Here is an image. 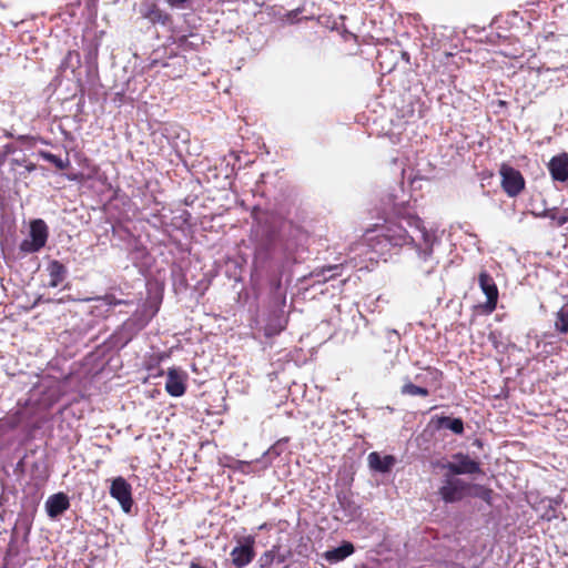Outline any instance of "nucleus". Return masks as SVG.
I'll use <instances>...</instances> for the list:
<instances>
[{"instance_id": "f257e3e1", "label": "nucleus", "mask_w": 568, "mask_h": 568, "mask_svg": "<svg viewBox=\"0 0 568 568\" xmlns=\"http://www.w3.org/2000/svg\"><path fill=\"white\" fill-rule=\"evenodd\" d=\"M364 239L371 250L382 256L398 253L404 247L415 248L422 261H427L433 254L434 236L423 220L404 206L394 207L393 214L382 225L367 229Z\"/></svg>"}, {"instance_id": "f03ea898", "label": "nucleus", "mask_w": 568, "mask_h": 568, "mask_svg": "<svg viewBox=\"0 0 568 568\" xmlns=\"http://www.w3.org/2000/svg\"><path fill=\"white\" fill-rule=\"evenodd\" d=\"M438 495L446 504L458 503L466 497H476L491 505L494 491L484 485L468 483L446 474L443 485L438 489Z\"/></svg>"}, {"instance_id": "7ed1b4c3", "label": "nucleus", "mask_w": 568, "mask_h": 568, "mask_svg": "<svg viewBox=\"0 0 568 568\" xmlns=\"http://www.w3.org/2000/svg\"><path fill=\"white\" fill-rule=\"evenodd\" d=\"M500 186L509 197L518 196L526 187V181L521 172L507 163L499 168Z\"/></svg>"}, {"instance_id": "20e7f679", "label": "nucleus", "mask_w": 568, "mask_h": 568, "mask_svg": "<svg viewBox=\"0 0 568 568\" xmlns=\"http://www.w3.org/2000/svg\"><path fill=\"white\" fill-rule=\"evenodd\" d=\"M237 545L230 552L231 561L235 568H244L255 558V536L235 537Z\"/></svg>"}, {"instance_id": "39448f33", "label": "nucleus", "mask_w": 568, "mask_h": 568, "mask_svg": "<svg viewBox=\"0 0 568 568\" xmlns=\"http://www.w3.org/2000/svg\"><path fill=\"white\" fill-rule=\"evenodd\" d=\"M455 462H449L443 467L446 468L452 476L457 475H475L483 474L480 463L471 459L469 455L457 453L453 456Z\"/></svg>"}, {"instance_id": "423d86ee", "label": "nucleus", "mask_w": 568, "mask_h": 568, "mask_svg": "<svg viewBox=\"0 0 568 568\" xmlns=\"http://www.w3.org/2000/svg\"><path fill=\"white\" fill-rule=\"evenodd\" d=\"M478 284L483 293L486 295L487 301L485 304L479 305L485 314H491L498 303V287L493 278V276L487 271H481L478 275Z\"/></svg>"}, {"instance_id": "0eeeda50", "label": "nucleus", "mask_w": 568, "mask_h": 568, "mask_svg": "<svg viewBox=\"0 0 568 568\" xmlns=\"http://www.w3.org/2000/svg\"><path fill=\"white\" fill-rule=\"evenodd\" d=\"M30 236L31 240H24L20 247L24 252H38L42 248L48 239V227L42 220H36L31 223L30 226Z\"/></svg>"}, {"instance_id": "6e6552de", "label": "nucleus", "mask_w": 568, "mask_h": 568, "mask_svg": "<svg viewBox=\"0 0 568 568\" xmlns=\"http://www.w3.org/2000/svg\"><path fill=\"white\" fill-rule=\"evenodd\" d=\"M110 495L120 503L125 513L131 511L133 506L132 487L123 477L119 476L112 480Z\"/></svg>"}, {"instance_id": "1a4fd4ad", "label": "nucleus", "mask_w": 568, "mask_h": 568, "mask_svg": "<svg viewBox=\"0 0 568 568\" xmlns=\"http://www.w3.org/2000/svg\"><path fill=\"white\" fill-rule=\"evenodd\" d=\"M187 374L176 367H171L166 373L165 390L173 397H181L186 392Z\"/></svg>"}, {"instance_id": "9d476101", "label": "nucleus", "mask_w": 568, "mask_h": 568, "mask_svg": "<svg viewBox=\"0 0 568 568\" xmlns=\"http://www.w3.org/2000/svg\"><path fill=\"white\" fill-rule=\"evenodd\" d=\"M140 12L142 18L146 19L153 26H166L172 21V17L161 9L155 1H144L141 4Z\"/></svg>"}, {"instance_id": "9b49d317", "label": "nucleus", "mask_w": 568, "mask_h": 568, "mask_svg": "<svg viewBox=\"0 0 568 568\" xmlns=\"http://www.w3.org/2000/svg\"><path fill=\"white\" fill-rule=\"evenodd\" d=\"M549 174L555 182H568V153L562 152L550 159L547 164Z\"/></svg>"}, {"instance_id": "f8f14e48", "label": "nucleus", "mask_w": 568, "mask_h": 568, "mask_svg": "<svg viewBox=\"0 0 568 568\" xmlns=\"http://www.w3.org/2000/svg\"><path fill=\"white\" fill-rule=\"evenodd\" d=\"M70 507L69 497L64 493L51 495L45 501V510L50 518L54 519Z\"/></svg>"}, {"instance_id": "ddd939ff", "label": "nucleus", "mask_w": 568, "mask_h": 568, "mask_svg": "<svg viewBox=\"0 0 568 568\" xmlns=\"http://www.w3.org/2000/svg\"><path fill=\"white\" fill-rule=\"evenodd\" d=\"M367 460L371 469L379 473H388L396 463L393 455L381 456L377 452H372Z\"/></svg>"}, {"instance_id": "4468645a", "label": "nucleus", "mask_w": 568, "mask_h": 568, "mask_svg": "<svg viewBox=\"0 0 568 568\" xmlns=\"http://www.w3.org/2000/svg\"><path fill=\"white\" fill-rule=\"evenodd\" d=\"M426 374H417L415 379L422 384V386L434 387L435 389L440 388L443 381V372L436 367L427 366L424 369Z\"/></svg>"}, {"instance_id": "2eb2a0df", "label": "nucleus", "mask_w": 568, "mask_h": 568, "mask_svg": "<svg viewBox=\"0 0 568 568\" xmlns=\"http://www.w3.org/2000/svg\"><path fill=\"white\" fill-rule=\"evenodd\" d=\"M354 551H355V547L352 542L343 541L339 547L326 550L323 554V557L329 564H336V562L343 561L348 556L353 555Z\"/></svg>"}, {"instance_id": "dca6fc26", "label": "nucleus", "mask_w": 568, "mask_h": 568, "mask_svg": "<svg viewBox=\"0 0 568 568\" xmlns=\"http://www.w3.org/2000/svg\"><path fill=\"white\" fill-rule=\"evenodd\" d=\"M48 272L50 276L49 287H58L65 280L67 267L57 260L49 263Z\"/></svg>"}, {"instance_id": "f3484780", "label": "nucleus", "mask_w": 568, "mask_h": 568, "mask_svg": "<svg viewBox=\"0 0 568 568\" xmlns=\"http://www.w3.org/2000/svg\"><path fill=\"white\" fill-rule=\"evenodd\" d=\"M537 217L550 219L552 221V225L562 226L568 222V207L564 211H559L558 207L545 209L540 213H534Z\"/></svg>"}, {"instance_id": "a211bd4d", "label": "nucleus", "mask_w": 568, "mask_h": 568, "mask_svg": "<svg viewBox=\"0 0 568 568\" xmlns=\"http://www.w3.org/2000/svg\"><path fill=\"white\" fill-rule=\"evenodd\" d=\"M280 546L274 545L270 550H266L262 556L260 557V567H270L272 568V565L274 561H277V564H282L285 560V557L282 555H278Z\"/></svg>"}, {"instance_id": "6ab92c4d", "label": "nucleus", "mask_w": 568, "mask_h": 568, "mask_svg": "<svg viewBox=\"0 0 568 568\" xmlns=\"http://www.w3.org/2000/svg\"><path fill=\"white\" fill-rule=\"evenodd\" d=\"M400 393H402V395L420 396V397H427L430 394L428 387L422 386V385H416L408 378L405 381V383L400 387Z\"/></svg>"}, {"instance_id": "aec40b11", "label": "nucleus", "mask_w": 568, "mask_h": 568, "mask_svg": "<svg viewBox=\"0 0 568 568\" xmlns=\"http://www.w3.org/2000/svg\"><path fill=\"white\" fill-rule=\"evenodd\" d=\"M561 498H549L545 503V509L541 514V519L551 521L559 518L558 506L561 504Z\"/></svg>"}, {"instance_id": "412c9836", "label": "nucleus", "mask_w": 568, "mask_h": 568, "mask_svg": "<svg viewBox=\"0 0 568 568\" xmlns=\"http://www.w3.org/2000/svg\"><path fill=\"white\" fill-rule=\"evenodd\" d=\"M438 427L447 428L457 435H462L464 433V422L462 418L442 416L438 418Z\"/></svg>"}, {"instance_id": "4be33fe9", "label": "nucleus", "mask_w": 568, "mask_h": 568, "mask_svg": "<svg viewBox=\"0 0 568 568\" xmlns=\"http://www.w3.org/2000/svg\"><path fill=\"white\" fill-rule=\"evenodd\" d=\"M81 65V57L77 50H69L61 61L60 68L62 70L75 71Z\"/></svg>"}, {"instance_id": "5701e85b", "label": "nucleus", "mask_w": 568, "mask_h": 568, "mask_svg": "<svg viewBox=\"0 0 568 568\" xmlns=\"http://www.w3.org/2000/svg\"><path fill=\"white\" fill-rule=\"evenodd\" d=\"M39 155L44 161L52 163L58 170H65L70 166V159L64 160L48 151H39Z\"/></svg>"}, {"instance_id": "b1692460", "label": "nucleus", "mask_w": 568, "mask_h": 568, "mask_svg": "<svg viewBox=\"0 0 568 568\" xmlns=\"http://www.w3.org/2000/svg\"><path fill=\"white\" fill-rule=\"evenodd\" d=\"M555 327L561 334L568 333V308L561 307L557 312Z\"/></svg>"}, {"instance_id": "393cba45", "label": "nucleus", "mask_w": 568, "mask_h": 568, "mask_svg": "<svg viewBox=\"0 0 568 568\" xmlns=\"http://www.w3.org/2000/svg\"><path fill=\"white\" fill-rule=\"evenodd\" d=\"M284 328L285 325L282 323L281 316H276L265 325L264 333L266 337H272L280 334Z\"/></svg>"}, {"instance_id": "a878e982", "label": "nucleus", "mask_w": 568, "mask_h": 568, "mask_svg": "<svg viewBox=\"0 0 568 568\" xmlns=\"http://www.w3.org/2000/svg\"><path fill=\"white\" fill-rule=\"evenodd\" d=\"M302 12V9H295V10H291L288 11L286 14H285V18L287 21H290L291 23H295L298 21V16L301 14Z\"/></svg>"}, {"instance_id": "bb28decb", "label": "nucleus", "mask_w": 568, "mask_h": 568, "mask_svg": "<svg viewBox=\"0 0 568 568\" xmlns=\"http://www.w3.org/2000/svg\"><path fill=\"white\" fill-rule=\"evenodd\" d=\"M166 3L172 8L183 9L187 0H165Z\"/></svg>"}, {"instance_id": "cd10ccee", "label": "nucleus", "mask_w": 568, "mask_h": 568, "mask_svg": "<svg viewBox=\"0 0 568 568\" xmlns=\"http://www.w3.org/2000/svg\"><path fill=\"white\" fill-rule=\"evenodd\" d=\"M104 301H105V303H106L108 305H110V306H115V305H120V304L124 303L123 301L118 300V298H116L115 296H113V295H106V296L104 297Z\"/></svg>"}, {"instance_id": "c85d7f7f", "label": "nucleus", "mask_w": 568, "mask_h": 568, "mask_svg": "<svg viewBox=\"0 0 568 568\" xmlns=\"http://www.w3.org/2000/svg\"><path fill=\"white\" fill-rule=\"evenodd\" d=\"M68 179L70 181H78L79 180L78 175H69Z\"/></svg>"}, {"instance_id": "c756f323", "label": "nucleus", "mask_w": 568, "mask_h": 568, "mask_svg": "<svg viewBox=\"0 0 568 568\" xmlns=\"http://www.w3.org/2000/svg\"><path fill=\"white\" fill-rule=\"evenodd\" d=\"M337 268H338V266H337V265H332V266H328V267H327V271H333V270H337Z\"/></svg>"}, {"instance_id": "7c9ffc66", "label": "nucleus", "mask_w": 568, "mask_h": 568, "mask_svg": "<svg viewBox=\"0 0 568 568\" xmlns=\"http://www.w3.org/2000/svg\"><path fill=\"white\" fill-rule=\"evenodd\" d=\"M29 171H32L34 169V164H31L27 168Z\"/></svg>"}, {"instance_id": "2f4dec72", "label": "nucleus", "mask_w": 568, "mask_h": 568, "mask_svg": "<svg viewBox=\"0 0 568 568\" xmlns=\"http://www.w3.org/2000/svg\"><path fill=\"white\" fill-rule=\"evenodd\" d=\"M265 527H266V524H263V525H261V526L258 527V529H265Z\"/></svg>"}]
</instances>
